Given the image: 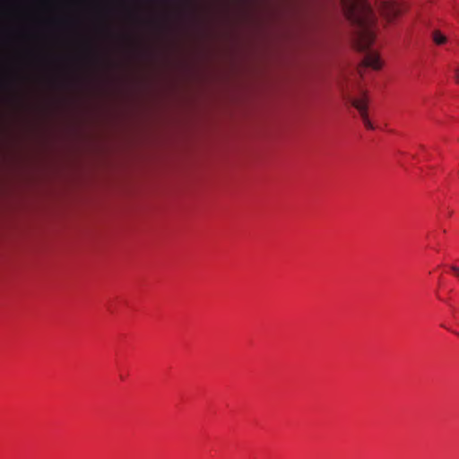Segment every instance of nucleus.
I'll return each instance as SVG.
<instances>
[{
  "label": "nucleus",
  "instance_id": "1",
  "mask_svg": "<svg viewBox=\"0 0 459 459\" xmlns=\"http://www.w3.org/2000/svg\"><path fill=\"white\" fill-rule=\"evenodd\" d=\"M347 19L357 28L358 48L366 51L362 66L375 70L381 68L379 56L368 50L375 40L376 16L367 0H342Z\"/></svg>",
  "mask_w": 459,
  "mask_h": 459
},
{
  "label": "nucleus",
  "instance_id": "5",
  "mask_svg": "<svg viewBox=\"0 0 459 459\" xmlns=\"http://www.w3.org/2000/svg\"><path fill=\"white\" fill-rule=\"evenodd\" d=\"M451 269L455 275L459 279V268L456 266H452Z\"/></svg>",
  "mask_w": 459,
  "mask_h": 459
},
{
  "label": "nucleus",
  "instance_id": "2",
  "mask_svg": "<svg viewBox=\"0 0 459 459\" xmlns=\"http://www.w3.org/2000/svg\"><path fill=\"white\" fill-rule=\"evenodd\" d=\"M379 9L382 15L389 22L393 21L403 12L402 6L393 0H381Z\"/></svg>",
  "mask_w": 459,
  "mask_h": 459
},
{
  "label": "nucleus",
  "instance_id": "4",
  "mask_svg": "<svg viewBox=\"0 0 459 459\" xmlns=\"http://www.w3.org/2000/svg\"><path fill=\"white\" fill-rule=\"evenodd\" d=\"M432 39L437 45H443L446 42V37L439 30L433 31Z\"/></svg>",
  "mask_w": 459,
  "mask_h": 459
},
{
  "label": "nucleus",
  "instance_id": "6",
  "mask_svg": "<svg viewBox=\"0 0 459 459\" xmlns=\"http://www.w3.org/2000/svg\"><path fill=\"white\" fill-rule=\"evenodd\" d=\"M455 78L457 82H459V67L455 70Z\"/></svg>",
  "mask_w": 459,
  "mask_h": 459
},
{
  "label": "nucleus",
  "instance_id": "3",
  "mask_svg": "<svg viewBox=\"0 0 459 459\" xmlns=\"http://www.w3.org/2000/svg\"><path fill=\"white\" fill-rule=\"evenodd\" d=\"M352 106L359 112L364 126L370 130L374 129V126L369 121L367 113V100L365 99H354L351 101Z\"/></svg>",
  "mask_w": 459,
  "mask_h": 459
}]
</instances>
